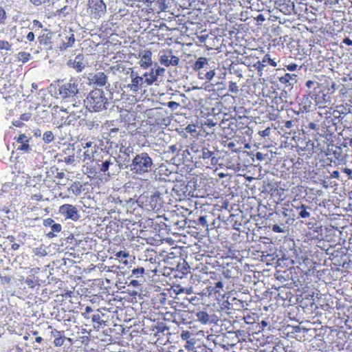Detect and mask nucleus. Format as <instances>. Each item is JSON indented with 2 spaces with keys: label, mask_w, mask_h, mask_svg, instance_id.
<instances>
[{
  "label": "nucleus",
  "mask_w": 352,
  "mask_h": 352,
  "mask_svg": "<svg viewBox=\"0 0 352 352\" xmlns=\"http://www.w3.org/2000/svg\"><path fill=\"white\" fill-rule=\"evenodd\" d=\"M84 104L89 111H100L106 109L107 98L102 89H95L89 93Z\"/></svg>",
  "instance_id": "obj_1"
},
{
  "label": "nucleus",
  "mask_w": 352,
  "mask_h": 352,
  "mask_svg": "<svg viewBox=\"0 0 352 352\" xmlns=\"http://www.w3.org/2000/svg\"><path fill=\"white\" fill-rule=\"evenodd\" d=\"M153 165V159L147 153L142 152L132 160L130 170L135 175H143L151 170Z\"/></svg>",
  "instance_id": "obj_2"
},
{
  "label": "nucleus",
  "mask_w": 352,
  "mask_h": 352,
  "mask_svg": "<svg viewBox=\"0 0 352 352\" xmlns=\"http://www.w3.org/2000/svg\"><path fill=\"white\" fill-rule=\"evenodd\" d=\"M137 202L138 205L146 210H159L162 205V200L158 193L148 194L144 192L141 195Z\"/></svg>",
  "instance_id": "obj_3"
},
{
  "label": "nucleus",
  "mask_w": 352,
  "mask_h": 352,
  "mask_svg": "<svg viewBox=\"0 0 352 352\" xmlns=\"http://www.w3.org/2000/svg\"><path fill=\"white\" fill-rule=\"evenodd\" d=\"M78 93V83L73 78L58 84V94L61 99L72 98Z\"/></svg>",
  "instance_id": "obj_4"
},
{
  "label": "nucleus",
  "mask_w": 352,
  "mask_h": 352,
  "mask_svg": "<svg viewBox=\"0 0 352 352\" xmlns=\"http://www.w3.org/2000/svg\"><path fill=\"white\" fill-rule=\"evenodd\" d=\"M88 9L93 18L99 19L104 15L107 6L102 0H88Z\"/></svg>",
  "instance_id": "obj_5"
},
{
  "label": "nucleus",
  "mask_w": 352,
  "mask_h": 352,
  "mask_svg": "<svg viewBox=\"0 0 352 352\" xmlns=\"http://www.w3.org/2000/svg\"><path fill=\"white\" fill-rule=\"evenodd\" d=\"M58 212L66 220L77 221L80 217L77 208L72 204H65L60 206Z\"/></svg>",
  "instance_id": "obj_6"
},
{
  "label": "nucleus",
  "mask_w": 352,
  "mask_h": 352,
  "mask_svg": "<svg viewBox=\"0 0 352 352\" xmlns=\"http://www.w3.org/2000/svg\"><path fill=\"white\" fill-rule=\"evenodd\" d=\"M159 60L162 65L166 67L170 66H177L179 63V57L173 55L171 50L161 51L160 52Z\"/></svg>",
  "instance_id": "obj_7"
},
{
  "label": "nucleus",
  "mask_w": 352,
  "mask_h": 352,
  "mask_svg": "<svg viewBox=\"0 0 352 352\" xmlns=\"http://www.w3.org/2000/svg\"><path fill=\"white\" fill-rule=\"evenodd\" d=\"M181 338L186 342L184 347L188 351H194L198 345L199 340L196 338V335L189 331H182Z\"/></svg>",
  "instance_id": "obj_8"
},
{
  "label": "nucleus",
  "mask_w": 352,
  "mask_h": 352,
  "mask_svg": "<svg viewBox=\"0 0 352 352\" xmlns=\"http://www.w3.org/2000/svg\"><path fill=\"white\" fill-rule=\"evenodd\" d=\"M139 65L141 68L146 69L153 64L152 52L150 50L142 51L138 54Z\"/></svg>",
  "instance_id": "obj_9"
},
{
  "label": "nucleus",
  "mask_w": 352,
  "mask_h": 352,
  "mask_svg": "<svg viewBox=\"0 0 352 352\" xmlns=\"http://www.w3.org/2000/svg\"><path fill=\"white\" fill-rule=\"evenodd\" d=\"M19 144L16 150L24 153H29L31 150L30 146V138H28L25 133L20 134L19 137L14 138Z\"/></svg>",
  "instance_id": "obj_10"
},
{
  "label": "nucleus",
  "mask_w": 352,
  "mask_h": 352,
  "mask_svg": "<svg viewBox=\"0 0 352 352\" xmlns=\"http://www.w3.org/2000/svg\"><path fill=\"white\" fill-rule=\"evenodd\" d=\"M164 72L165 69L164 68L158 67L156 69H152L149 72H146L144 74L145 84L146 85H151L157 81L158 76L162 74Z\"/></svg>",
  "instance_id": "obj_11"
},
{
  "label": "nucleus",
  "mask_w": 352,
  "mask_h": 352,
  "mask_svg": "<svg viewBox=\"0 0 352 352\" xmlns=\"http://www.w3.org/2000/svg\"><path fill=\"white\" fill-rule=\"evenodd\" d=\"M131 83L128 85V87L134 93L138 92L142 87L144 80L142 77L135 74L133 72L131 73Z\"/></svg>",
  "instance_id": "obj_12"
},
{
  "label": "nucleus",
  "mask_w": 352,
  "mask_h": 352,
  "mask_svg": "<svg viewBox=\"0 0 352 352\" xmlns=\"http://www.w3.org/2000/svg\"><path fill=\"white\" fill-rule=\"evenodd\" d=\"M68 65L75 69L76 72H82L85 67L83 63V56L82 54L77 55L74 60H69Z\"/></svg>",
  "instance_id": "obj_13"
},
{
  "label": "nucleus",
  "mask_w": 352,
  "mask_h": 352,
  "mask_svg": "<svg viewBox=\"0 0 352 352\" xmlns=\"http://www.w3.org/2000/svg\"><path fill=\"white\" fill-rule=\"evenodd\" d=\"M51 335L54 337L53 344L57 347L62 346L67 339V338L63 335V331H58L56 329L52 330L51 331Z\"/></svg>",
  "instance_id": "obj_14"
},
{
  "label": "nucleus",
  "mask_w": 352,
  "mask_h": 352,
  "mask_svg": "<svg viewBox=\"0 0 352 352\" xmlns=\"http://www.w3.org/2000/svg\"><path fill=\"white\" fill-rule=\"evenodd\" d=\"M103 316V314L97 313L93 314L91 317H90L94 329L99 330L100 328H102L106 325V321L102 319Z\"/></svg>",
  "instance_id": "obj_15"
},
{
  "label": "nucleus",
  "mask_w": 352,
  "mask_h": 352,
  "mask_svg": "<svg viewBox=\"0 0 352 352\" xmlns=\"http://www.w3.org/2000/svg\"><path fill=\"white\" fill-rule=\"evenodd\" d=\"M120 116L122 120L128 124H133L135 121V113L133 111H122Z\"/></svg>",
  "instance_id": "obj_16"
},
{
  "label": "nucleus",
  "mask_w": 352,
  "mask_h": 352,
  "mask_svg": "<svg viewBox=\"0 0 352 352\" xmlns=\"http://www.w3.org/2000/svg\"><path fill=\"white\" fill-rule=\"evenodd\" d=\"M64 38V39H62L59 46L60 50H67L68 47L72 46L75 42V37L74 34H70L69 35L67 34Z\"/></svg>",
  "instance_id": "obj_17"
},
{
  "label": "nucleus",
  "mask_w": 352,
  "mask_h": 352,
  "mask_svg": "<svg viewBox=\"0 0 352 352\" xmlns=\"http://www.w3.org/2000/svg\"><path fill=\"white\" fill-rule=\"evenodd\" d=\"M93 82L99 86H104L107 82V76L104 72H98L93 77Z\"/></svg>",
  "instance_id": "obj_18"
},
{
  "label": "nucleus",
  "mask_w": 352,
  "mask_h": 352,
  "mask_svg": "<svg viewBox=\"0 0 352 352\" xmlns=\"http://www.w3.org/2000/svg\"><path fill=\"white\" fill-rule=\"evenodd\" d=\"M116 259H118L120 263H123L125 265H127L129 264L128 259L129 258L130 256L129 252L124 250H120L118 252H116L113 254Z\"/></svg>",
  "instance_id": "obj_19"
},
{
  "label": "nucleus",
  "mask_w": 352,
  "mask_h": 352,
  "mask_svg": "<svg viewBox=\"0 0 352 352\" xmlns=\"http://www.w3.org/2000/svg\"><path fill=\"white\" fill-rule=\"evenodd\" d=\"M208 63V60L206 57H199L192 65V69L195 72L199 71Z\"/></svg>",
  "instance_id": "obj_20"
},
{
  "label": "nucleus",
  "mask_w": 352,
  "mask_h": 352,
  "mask_svg": "<svg viewBox=\"0 0 352 352\" xmlns=\"http://www.w3.org/2000/svg\"><path fill=\"white\" fill-rule=\"evenodd\" d=\"M25 283L30 288H34L36 286H39V279L34 275H30L25 279Z\"/></svg>",
  "instance_id": "obj_21"
},
{
  "label": "nucleus",
  "mask_w": 352,
  "mask_h": 352,
  "mask_svg": "<svg viewBox=\"0 0 352 352\" xmlns=\"http://www.w3.org/2000/svg\"><path fill=\"white\" fill-rule=\"evenodd\" d=\"M196 316L197 320L204 324H206L210 322V316L206 311H199L197 313Z\"/></svg>",
  "instance_id": "obj_22"
},
{
  "label": "nucleus",
  "mask_w": 352,
  "mask_h": 352,
  "mask_svg": "<svg viewBox=\"0 0 352 352\" xmlns=\"http://www.w3.org/2000/svg\"><path fill=\"white\" fill-rule=\"evenodd\" d=\"M69 190H71L75 195H79L82 191V185L79 182H73Z\"/></svg>",
  "instance_id": "obj_23"
},
{
  "label": "nucleus",
  "mask_w": 352,
  "mask_h": 352,
  "mask_svg": "<svg viewBox=\"0 0 352 352\" xmlns=\"http://www.w3.org/2000/svg\"><path fill=\"white\" fill-rule=\"evenodd\" d=\"M51 229H52V231L47 234V236L50 239H52V238H54V236H56L55 233L60 232L62 230V226L60 223H54L51 226Z\"/></svg>",
  "instance_id": "obj_24"
},
{
  "label": "nucleus",
  "mask_w": 352,
  "mask_h": 352,
  "mask_svg": "<svg viewBox=\"0 0 352 352\" xmlns=\"http://www.w3.org/2000/svg\"><path fill=\"white\" fill-rule=\"evenodd\" d=\"M17 60L22 63H25L31 58V54L25 52H20L16 55Z\"/></svg>",
  "instance_id": "obj_25"
},
{
  "label": "nucleus",
  "mask_w": 352,
  "mask_h": 352,
  "mask_svg": "<svg viewBox=\"0 0 352 352\" xmlns=\"http://www.w3.org/2000/svg\"><path fill=\"white\" fill-rule=\"evenodd\" d=\"M173 291L177 294H192V289L191 288H184L182 287L180 285H176L173 287Z\"/></svg>",
  "instance_id": "obj_26"
},
{
  "label": "nucleus",
  "mask_w": 352,
  "mask_h": 352,
  "mask_svg": "<svg viewBox=\"0 0 352 352\" xmlns=\"http://www.w3.org/2000/svg\"><path fill=\"white\" fill-rule=\"evenodd\" d=\"M38 40L41 45H47L50 43L51 35L50 33H44L38 37Z\"/></svg>",
  "instance_id": "obj_27"
},
{
  "label": "nucleus",
  "mask_w": 352,
  "mask_h": 352,
  "mask_svg": "<svg viewBox=\"0 0 352 352\" xmlns=\"http://www.w3.org/2000/svg\"><path fill=\"white\" fill-rule=\"evenodd\" d=\"M201 157L204 160L211 159L212 162L214 160V153L208 148L204 147L202 148Z\"/></svg>",
  "instance_id": "obj_28"
},
{
  "label": "nucleus",
  "mask_w": 352,
  "mask_h": 352,
  "mask_svg": "<svg viewBox=\"0 0 352 352\" xmlns=\"http://www.w3.org/2000/svg\"><path fill=\"white\" fill-rule=\"evenodd\" d=\"M307 208L308 207L304 204H301L300 206L296 207L297 210H300L299 216L301 218L306 219L310 217V213L307 210Z\"/></svg>",
  "instance_id": "obj_29"
},
{
  "label": "nucleus",
  "mask_w": 352,
  "mask_h": 352,
  "mask_svg": "<svg viewBox=\"0 0 352 352\" xmlns=\"http://www.w3.org/2000/svg\"><path fill=\"white\" fill-rule=\"evenodd\" d=\"M96 152V148H87L83 153V160H91L94 157V153Z\"/></svg>",
  "instance_id": "obj_30"
},
{
  "label": "nucleus",
  "mask_w": 352,
  "mask_h": 352,
  "mask_svg": "<svg viewBox=\"0 0 352 352\" xmlns=\"http://www.w3.org/2000/svg\"><path fill=\"white\" fill-rule=\"evenodd\" d=\"M144 268L143 267H138L132 270V276L136 278H142L144 274Z\"/></svg>",
  "instance_id": "obj_31"
},
{
  "label": "nucleus",
  "mask_w": 352,
  "mask_h": 352,
  "mask_svg": "<svg viewBox=\"0 0 352 352\" xmlns=\"http://www.w3.org/2000/svg\"><path fill=\"white\" fill-rule=\"evenodd\" d=\"M293 76H296V75L286 73L284 76L279 77L278 80L281 84L287 85L292 80Z\"/></svg>",
  "instance_id": "obj_32"
},
{
  "label": "nucleus",
  "mask_w": 352,
  "mask_h": 352,
  "mask_svg": "<svg viewBox=\"0 0 352 352\" xmlns=\"http://www.w3.org/2000/svg\"><path fill=\"white\" fill-rule=\"evenodd\" d=\"M265 66L266 65L263 63L261 60H258L256 63L254 64V67L257 71L258 75L259 76H262L263 72Z\"/></svg>",
  "instance_id": "obj_33"
},
{
  "label": "nucleus",
  "mask_w": 352,
  "mask_h": 352,
  "mask_svg": "<svg viewBox=\"0 0 352 352\" xmlns=\"http://www.w3.org/2000/svg\"><path fill=\"white\" fill-rule=\"evenodd\" d=\"M263 63L265 64L266 63H267L270 65L272 66V67H276L277 65V63L274 60V59H272L270 58V56L269 54H265L262 60H261Z\"/></svg>",
  "instance_id": "obj_34"
},
{
  "label": "nucleus",
  "mask_w": 352,
  "mask_h": 352,
  "mask_svg": "<svg viewBox=\"0 0 352 352\" xmlns=\"http://www.w3.org/2000/svg\"><path fill=\"white\" fill-rule=\"evenodd\" d=\"M54 139V134L52 131H48L44 133L43 140L46 143H50L52 142Z\"/></svg>",
  "instance_id": "obj_35"
},
{
  "label": "nucleus",
  "mask_w": 352,
  "mask_h": 352,
  "mask_svg": "<svg viewBox=\"0 0 352 352\" xmlns=\"http://www.w3.org/2000/svg\"><path fill=\"white\" fill-rule=\"evenodd\" d=\"M216 125V122H213L212 120H207L204 124H202V128L206 131L207 129H211Z\"/></svg>",
  "instance_id": "obj_36"
},
{
  "label": "nucleus",
  "mask_w": 352,
  "mask_h": 352,
  "mask_svg": "<svg viewBox=\"0 0 352 352\" xmlns=\"http://www.w3.org/2000/svg\"><path fill=\"white\" fill-rule=\"evenodd\" d=\"M11 48H12V45L8 41H4V40H0V50H5L7 51H10V50H11Z\"/></svg>",
  "instance_id": "obj_37"
},
{
  "label": "nucleus",
  "mask_w": 352,
  "mask_h": 352,
  "mask_svg": "<svg viewBox=\"0 0 352 352\" xmlns=\"http://www.w3.org/2000/svg\"><path fill=\"white\" fill-rule=\"evenodd\" d=\"M228 89L232 93L236 94L239 92V87L235 82H229Z\"/></svg>",
  "instance_id": "obj_38"
},
{
  "label": "nucleus",
  "mask_w": 352,
  "mask_h": 352,
  "mask_svg": "<svg viewBox=\"0 0 352 352\" xmlns=\"http://www.w3.org/2000/svg\"><path fill=\"white\" fill-rule=\"evenodd\" d=\"M6 18L7 15L6 10L3 7L0 6V25L5 24Z\"/></svg>",
  "instance_id": "obj_39"
},
{
  "label": "nucleus",
  "mask_w": 352,
  "mask_h": 352,
  "mask_svg": "<svg viewBox=\"0 0 352 352\" xmlns=\"http://www.w3.org/2000/svg\"><path fill=\"white\" fill-rule=\"evenodd\" d=\"M156 3L157 4L158 8L160 11H165L167 8L166 0H158Z\"/></svg>",
  "instance_id": "obj_40"
},
{
  "label": "nucleus",
  "mask_w": 352,
  "mask_h": 352,
  "mask_svg": "<svg viewBox=\"0 0 352 352\" xmlns=\"http://www.w3.org/2000/svg\"><path fill=\"white\" fill-rule=\"evenodd\" d=\"M285 67L289 72H294L297 69L298 65L295 63H292L288 65H285Z\"/></svg>",
  "instance_id": "obj_41"
},
{
  "label": "nucleus",
  "mask_w": 352,
  "mask_h": 352,
  "mask_svg": "<svg viewBox=\"0 0 352 352\" xmlns=\"http://www.w3.org/2000/svg\"><path fill=\"white\" fill-rule=\"evenodd\" d=\"M109 165H110L109 161L106 160L104 162H102V164H101L100 168V171H102L103 173H105L106 171H107L109 170Z\"/></svg>",
  "instance_id": "obj_42"
},
{
  "label": "nucleus",
  "mask_w": 352,
  "mask_h": 352,
  "mask_svg": "<svg viewBox=\"0 0 352 352\" xmlns=\"http://www.w3.org/2000/svg\"><path fill=\"white\" fill-rule=\"evenodd\" d=\"M215 75V70L214 69H210V71L207 72L205 74V78L208 80H211Z\"/></svg>",
  "instance_id": "obj_43"
},
{
  "label": "nucleus",
  "mask_w": 352,
  "mask_h": 352,
  "mask_svg": "<svg viewBox=\"0 0 352 352\" xmlns=\"http://www.w3.org/2000/svg\"><path fill=\"white\" fill-rule=\"evenodd\" d=\"M63 161L67 164H73L75 161V156L74 155H68L67 157H65Z\"/></svg>",
  "instance_id": "obj_44"
},
{
  "label": "nucleus",
  "mask_w": 352,
  "mask_h": 352,
  "mask_svg": "<svg viewBox=\"0 0 352 352\" xmlns=\"http://www.w3.org/2000/svg\"><path fill=\"white\" fill-rule=\"evenodd\" d=\"M74 293L72 291H67L64 294H61L63 298V300H69L70 301V298H72Z\"/></svg>",
  "instance_id": "obj_45"
},
{
  "label": "nucleus",
  "mask_w": 352,
  "mask_h": 352,
  "mask_svg": "<svg viewBox=\"0 0 352 352\" xmlns=\"http://www.w3.org/2000/svg\"><path fill=\"white\" fill-rule=\"evenodd\" d=\"M271 129L270 127L266 128L263 131H260L258 132V134L261 137H267L269 136L270 134Z\"/></svg>",
  "instance_id": "obj_46"
},
{
  "label": "nucleus",
  "mask_w": 352,
  "mask_h": 352,
  "mask_svg": "<svg viewBox=\"0 0 352 352\" xmlns=\"http://www.w3.org/2000/svg\"><path fill=\"white\" fill-rule=\"evenodd\" d=\"M92 311H93L92 308L91 307H89V306H87L85 307V311L82 313V315L83 316V317L85 318L89 319V318H90V316H87V314H89Z\"/></svg>",
  "instance_id": "obj_47"
},
{
  "label": "nucleus",
  "mask_w": 352,
  "mask_h": 352,
  "mask_svg": "<svg viewBox=\"0 0 352 352\" xmlns=\"http://www.w3.org/2000/svg\"><path fill=\"white\" fill-rule=\"evenodd\" d=\"M167 106L170 109L175 110V109H177L179 107V104L175 101H170L167 103Z\"/></svg>",
  "instance_id": "obj_48"
},
{
  "label": "nucleus",
  "mask_w": 352,
  "mask_h": 352,
  "mask_svg": "<svg viewBox=\"0 0 352 352\" xmlns=\"http://www.w3.org/2000/svg\"><path fill=\"white\" fill-rule=\"evenodd\" d=\"M54 223V220L52 218H47L46 219H44L43 221V226L45 227H49L52 226Z\"/></svg>",
  "instance_id": "obj_49"
},
{
  "label": "nucleus",
  "mask_w": 352,
  "mask_h": 352,
  "mask_svg": "<svg viewBox=\"0 0 352 352\" xmlns=\"http://www.w3.org/2000/svg\"><path fill=\"white\" fill-rule=\"evenodd\" d=\"M32 114L30 113H25L21 115L20 120L21 121H28L30 120Z\"/></svg>",
  "instance_id": "obj_50"
},
{
  "label": "nucleus",
  "mask_w": 352,
  "mask_h": 352,
  "mask_svg": "<svg viewBox=\"0 0 352 352\" xmlns=\"http://www.w3.org/2000/svg\"><path fill=\"white\" fill-rule=\"evenodd\" d=\"M223 289V283L221 281H219L215 283V287L214 288L215 293H220L221 290Z\"/></svg>",
  "instance_id": "obj_51"
},
{
  "label": "nucleus",
  "mask_w": 352,
  "mask_h": 352,
  "mask_svg": "<svg viewBox=\"0 0 352 352\" xmlns=\"http://www.w3.org/2000/svg\"><path fill=\"white\" fill-rule=\"evenodd\" d=\"M31 199L36 201H41L43 200V195L40 193L32 195L31 196Z\"/></svg>",
  "instance_id": "obj_52"
},
{
  "label": "nucleus",
  "mask_w": 352,
  "mask_h": 352,
  "mask_svg": "<svg viewBox=\"0 0 352 352\" xmlns=\"http://www.w3.org/2000/svg\"><path fill=\"white\" fill-rule=\"evenodd\" d=\"M198 221H199V223L202 225L203 226H204V227H207L208 226L206 218L205 217L201 216L199 218Z\"/></svg>",
  "instance_id": "obj_53"
},
{
  "label": "nucleus",
  "mask_w": 352,
  "mask_h": 352,
  "mask_svg": "<svg viewBox=\"0 0 352 352\" xmlns=\"http://www.w3.org/2000/svg\"><path fill=\"white\" fill-rule=\"evenodd\" d=\"M27 39L30 41V42H32L34 41L35 39V36H34V34L32 32H28V34H27V36H26Z\"/></svg>",
  "instance_id": "obj_54"
},
{
  "label": "nucleus",
  "mask_w": 352,
  "mask_h": 352,
  "mask_svg": "<svg viewBox=\"0 0 352 352\" xmlns=\"http://www.w3.org/2000/svg\"><path fill=\"white\" fill-rule=\"evenodd\" d=\"M272 230L274 232H277V233H280V232H283V229L277 224L273 226Z\"/></svg>",
  "instance_id": "obj_55"
},
{
  "label": "nucleus",
  "mask_w": 352,
  "mask_h": 352,
  "mask_svg": "<svg viewBox=\"0 0 352 352\" xmlns=\"http://www.w3.org/2000/svg\"><path fill=\"white\" fill-rule=\"evenodd\" d=\"M50 0H30V1L36 5V6H39V5H41L42 3H45L46 1H49Z\"/></svg>",
  "instance_id": "obj_56"
},
{
  "label": "nucleus",
  "mask_w": 352,
  "mask_h": 352,
  "mask_svg": "<svg viewBox=\"0 0 352 352\" xmlns=\"http://www.w3.org/2000/svg\"><path fill=\"white\" fill-rule=\"evenodd\" d=\"M12 124L16 127H23L24 126V123L21 120L14 121Z\"/></svg>",
  "instance_id": "obj_57"
},
{
  "label": "nucleus",
  "mask_w": 352,
  "mask_h": 352,
  "mask_svg": "<svg viewBox=\"0 0 352 352\" xmlns=\"http://www.w3.org/2000/svg\"><path fill=\"white\" fill-rule=\"evenodd\" d=\"M32 24L34 27H37L38 28H43V24L36 19L33 20Z\"/></svg>",
  "instance_id": "obj_58"
},
{
  "label": "nucleus",
  "mask_w": 352,
  "mask_h": 352,
  "mask_svg": "<svg viewBox=\"0 0 352 352\" xmlns=\"http://www.w3.org/2000/svg\"><path fill=\"white\" fill-rule=\"evenodd\" d=\"M287 129H290L293 126V120H287L285 122L284 125Z\"/></svg>",
  "instance_id": "obj_59"
},
{
  "label": "nucleus",
  "mask_w": 352,
  "mask_h": 352,
  "mask_svg": "<svg viewBox=\"0 0 352 352\" xmlns=\"http://www.w3.org/2000/svg\"><path fill=\"white\" fill-rule=\"evenodd\" d=\"M343 43L347 45H352V40L348 37L344 38Z\"/></svg>",
  "instance_id": "obj_60"
},
{
  "label": "nucleus",
  "mask_w": 352,
  "mask_h": 352,
  "mask_svg": "<svg viewBox=\"0 0 352 352\" xmlns=\"http://www.w3.org/2000/svg\"><path fill=\"white\" fill-rule=\"evenodd\" d=\"M96 148V146H93V142H87L85 144V146H84V148Z\"/></svg>",
  "instance_id": "obj_61"
},
{
  "label": "nucleus",
  "mask_w": 352,
  "mask_h": 352,
  "mask_svg": "<svg viewBox=\"0 0 352 352\" xmlns=\"http://www.w3.org/2000/svg\"><path fill=\"white\" fill-rule=\"evenodd\" d=\"M131 285L133 286L137 287V286H140V283L137 280H131L129 285Z\"/></svg>",
  "instance_id": "obj_62"
},
{
  "label": "nucleus",
  "mask_w": 352,
  "mask_h": 352,
  "mask_svg": "<svg viewBox=\"0 0 352 352\" xmlns=\"http://www.w3.org/2000/svg\"><path fill=\"white\" fill-rule=\"evenodd\" d=\"M314 83H315V82H314V81H313V80H307V81L306 82V87H307L308 89H311V87H312V85H314Z\"/></svg>",
  "instance_id": "obj_63"
},
{
  "label": "nucleus",
  "mask_w": 352,
  "mask_h": 352,
  "mask_svg": "<svg viewBox=\"0 0 352 352\" xmlns=\"http://www.w3.org/2000/svg\"><path fill=\"white\" fill-rule=\"evenodd\" d=\"M64 177L65 173L63 172H57L56 175H55V177L58 179H63Z\"/></svg>",
  "instance_id": "obj_64"
}]
</instances>
